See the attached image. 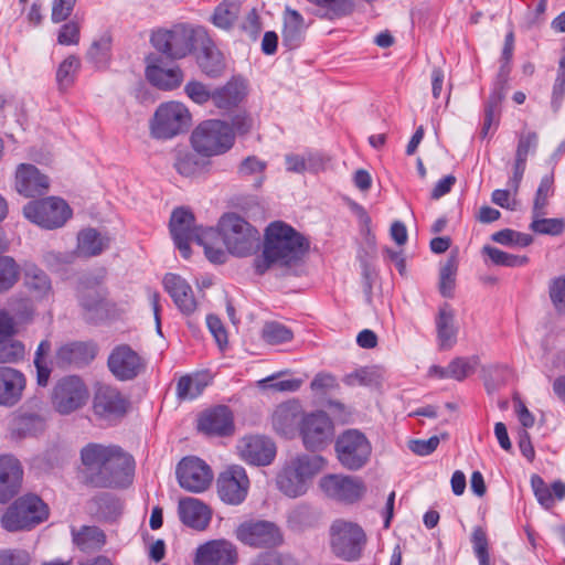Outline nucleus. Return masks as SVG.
<instances>
[{
  "label": "nucleus",
  "instance_id": "obj_33",
  "mask_svg": "<svg viewBox=\"0 0 565 565\" xmlns=\"http://www.w3.org/2000/svg\"><path fill=\"white\" fill-rule=\"evenodd\" d=\"M73 544L83 553H94L106 544L105 532L95 525H83L71 530Z\"/></svg>",
  "mask_w": 565,
  "mask_h": 565
},
{
  "label": "nucleus",
  "instance_id": "obj_12",
  "mask_svg": "<svg viewBox=\"0 0 565 565\" xmlns=\"http://www.w3.org/2000/svg\"><path fill=\"white\" fill-rule=\"evenodd\" d=\"M169 228L175 247L183 258L191 256V242H203L205 228L195 225V216L188 207H177L172 211Z\"/></svg>",
  "mask_w": 565,
  "mask_h": 565
},
{
  "label": "nucleus",
  "instance_id": "obj_22",
  "mask_svg": "<svg viewBox=\"0 0 565 565\" xmlns=\"http://www.w3.org/2000/svg\"><path fill=\"white\" fill-rule=\"evenodd\" d=\"M238 450L244 461L257 467L270 465L277 452L275 443L270 438L260 435L242 438Z\"/></svg>",
  "mask_w": 565,
  "mask_h": 565
},
{
  "label": "nucleus",
  "instance_id": "obj_31",
  "mask_svg": "<svg viewBox=\"0 0 565 565\" xmlns=\"http://www.w3.org/2000/svg\"><path fill=\"white\" fill-rule=\"evenodd\" d=\"M437 343L440 350L447 351L457 343L458 328L455 326V310L448 302L439 306L435 318Z\"/></svg>",
  "mask_w": 565,
  "mask_h": 565
},
{
  "label": "nucleus",
  "instance_id": "obj_37",
  "mask_svg": "<svg viewBox=\"0 0 565 565\" xmlns=\"http://www.w3.org/2000/svg\"><path fill=\"white\" fill-rule=\"evenodd\" d=\"M24 286L36 299H44L52 292L50 277L34 264L24 267Z\"/></svg>",
  "mask_w": 565,
  "mask_h": 565
},
{
  "label": "nucleus",
  "instance_id": "obj_50",
  "mask_svg": "<svg viewBox=\"0 0 565 565\" xmlns=\"http://www.w3.org/2000/svg\"><path fill=\"white\" fill-rule=\"evenodd\" d=\"M482 253L487 255L493 265L504 267H522L529 263L527 256H520L503 252L497 247L486 245Z\"/></svg>",
  "mask_w": 565,
  "mask_h": 565
},
{
  "label": "nucleus",
  "instance_id": "obj_45",
  "mask_svg": "<svg viewBox=\"0 0 565 565\" xmlns=\"http://www.w3.org/2000/svg\"><path fill=\"white\" fill-rule=\"evenodd\" d=\"M554 193V173L545 174L539 184L535 193L532 213L534 217H541L546 214L545 207L548 204V198Z\"/></svg>",
  "mask_w": 565,
  "mask_h": 565
},
{
  "label": "nucleus",
  "instance_id": "obj_5",
  "mask_svg": "<svg viewBox=\"0 0 565 565\" xmlns=\"http://www.w3.org/2000/svg\"><path fill=\"white\" fill-rule=\"evenodd\" d=\"M49 516L46 503L36 494L17 499L1 518V525L9 532L30 530Z\"/></svg>",
  "mask_w": 565,
  "mask_h": 565
},
{
  "label": "nucleus",
  "instance_id": "obj_49",
  "mask_svg": "<svg viewBox=\"0 0 565 565\" xmlns=\"http://www.w3.org/2000/svg\"><path fill=\"white\" fill-rule=\"evenodd\" d=\"M206 383H204L198 375H183L177 383V397L181 401H192L199 397Z\"/></svg>",
  "mask_w": 565,
  "mask_h": 565
},
{
  "label": "nucleus",
  "instance_id": "obj_14",
  "mask_svg": "<svg viewBox=\"0 0 565 565\" xmlns=\"http://www.w3.org/2000/svg\"><path fill=\"white\" fill-rule=\"evenodd\" d=\"M220 499L231 505L243 503L248 494L249 479L246 470L238 465L228 466L216 480Z\"/></svg>",
  "mask_w": 565,
  "mask_h": 565
},
{
  "label": "nucleus",
  "instance_id": "obj_17",
  "mask_svg": "<svg viewBox=\"0 0 565 565\" xmlns=\"http://www.w3.org/2000/svg\"><path fill=\"white\" fill-rule=\"evenodd\" d=\"M320 488L329 498L345 503L359 501L366 491L365 483L361 478L344 475L322 477Z\"/></svg>",
  "mask_w": 565,
  "mask_h": 565
},
{
  "label": "nucleus",
  "instance_id": "obj_60",
  "mask_svg": "<svg viewBox=\"0 0 565 565\" xmlns=\"http://www.w3.org/2000/svg\"><path fill=\"white\" fill-rule=\"evenodd\" d=\"M535 233L558 236L565 230V221L563 218H540L534 217L530 225Z\"/></svg>",
  "mask_w": 565,
  "mask_h": 565
},
{
  "label": "nucleus",
  "instance_id": "obj_8",
  "mask_svg": "<svg viewBox=\"0 0 565 565\" xmlns=\"http://www.w3.org/2000/svg\"><path fill=\"white\" fill-rule=\"evenodd\" d=\"M337 458L348 470L356 471L370 460L372 446L366 436L358 429H347L334 443Z\"/></svg>",
  "mask_w": 565,
  "mask_h": 565
},
{
  "label": "nucleus",
  "instance_id": "obj_52",
  "mask_svg": "<svg viewBox=\"0 0 565 565\" xmlns=\"http://www.w3.org/2000/svg\"><path fill=\"white\" fill-rule=\"evenodd\" d=\"M480 363L478 355H471L468 358H455L449 363L450 366V379L456 381H463L471 374H473Z\"/></svg>",
  "mask_w": 565,
  "mask_h": 565
},
{
  "label": "nucleus",
  "instance_id": "obj_47",
  "mask_svg": "<svg viewBox=\"0 0 565 565\" xmlns=\"http://www.w3.org/2000/svg\"><path fill=\"white\" fill-rule=\"evenodd\" d=\"M199 65L202 72L211 77L218 76L225 67L222 53L210 46L203 49L202 54L199 56Z\"/></svg>",
  "mask_w": 565,
  "mask_h": 565
},
{
  "label": "nucleus",
  "instance_id": "obj_54",
  "mask_svg": "<svg viewBox=\"0 0 565 565\" xmlns=\"http://www.w3.org/2000/svg\"><path fill=\"white\" fill-rule=\"evenodd\" d=\"M14 320L20 323H29L35 315L33 300L28 297H12L9 301Z\"/></svg>",
  "mask_w": 565,
  "mask_h": 565
},
{
  "label": "nucleus",
  "instance_id": "obj_23",
  "mask_svg": "<svg viewBox=\"0 0 565 565\" xmlns=\"http://www.w3.org/2000/svg\"><path fill=\"white\" fill-rule=\"evenodd\" d=\"M237 558V550L232 542L214 540L196 548L194 565H233Z\"/></svg>",
  "mask_w": 565,
  "mask_h": 565
},
{
  "label": "nucleus",
  "instance_id": "obj_19",
  "mask_svg": "<svg viewBox=\"0 0 565 565\" xmlns=\"http://www.w3.org/2000/svg\"><path fill=\"white\" fill-rule=\"evenodd\" d=\"M196 429L209 437H227L234 433V415L226 405H217L199 414Z\"/></svg>",
  "mask_w": 565,
  "mask_h": 565
},
{
  "label": "nucleus",
  "instance_id": "obj_4",
  "mask_svg": "<svg viewBox=\"0 0 565 565\" xmlns=\"http://www.w3.org/2000/svg\"><path fill=\"white\" fill-rule=\"evenodd\" d=\"M217 227L230 254L244 257L257 249L259 232L238 214H224Z\"/></svg>",
  "mask_w": 565,
  "mask_h": 565
},
{
  "label": "nucleus",
  "instance_id": "obj_41",
  "mask_svg": "<svg viewBox=\"0 0 565 565\" xmlns=\"http://www.w3.org/2000/svg\"><path fill=\"white\" fill-rule=\"evenodd\" d=\"M316 6L321 17L335 20L349 15L353 11L351 0H307Z\"/></svg>",
  "mask_w": 565,
  "mask_h": 565
},
{
  "label": "nucleus",
  "instance_id": "obj_2",
  "mask_svg": "<svg viewBox=\"0 0 565 565\" xmlns=\"http://www.w3.org/2000/svg\"><path fill=\"white\" fill-rule=\"evenodd\" d=\"M308 250L309 241L301 233L282 221L271 222L265 230L263 253L255 258V271L264 275L274 265L289 269Z\"/></svg>",
  "mask_w": 565,
  "mask_h": 565
},
{
  "label": "nucleus",
  "instance_id": "obj_1",
  "mask_svg": "<svg viewBox=\"0 0 565 565\" xmlns=\"http://www.w3.org/2000/svg\"><path fill=\"white\" fill-rule=\"evenodd\" d=\"M78 477L96 489H124L132 483L134 457L116 445L88 443L79 451Z\"/></svg>",
  "mask_w": 565,
  "mask_h": 565
},
{
  "label": "nucleus",
  "instance_id": "obj_11",
  "mask_svg": "<svg viewBox=\"0 0 565 565\" xmlns=\"http://www.w3.org/2000/svg\"><path fill=\"white\" fill-rule=\"evenodd\" d=\"M191 120L188 108L178 102L161 104L154 113L151 132L156 138L170 139L189 128Z\"/></svg>",
  "mask_w": 565,
  "mask_h": 565
},
{
  "label": "nucleus",
  "instance_id": "obj_42",
  "mask_svg": "<svg viewBox=\"0 0 565 565\" xmlns=\"http://www.w3.org/2000/svg\"><path fill=\"white\" fill-rule=\"evenodd\" d=\"M241 0H223L214 10L212 22L221 29H230L241 11Z\"/></svg>",
  "mask_w": 565,
  "mask_h": 565
},
{
  "label": "nucleus",
  "instance_id": "obj_56",
  "mask_svg": "<svg viewBox=\"0 0 565 565\" xmlns=\"http://www.w3.org/2000/svg\"><path fill=\"white\" fill-rule=\"evenodd\" d=\"M266 167L267 163L265 161L259 160L255 156H249L241 162L238 167V174L241 177L255 175L256 185L259 186L265 179Z\"/></svg>",
  "mask_w": 565,
  "mask_h": 565
},
{
  "label": "nucleus",
  "instance_id": "obj_64",
  "mask_svg": "<svg viewBox=\"0 0 565 565\" xmlns=\"http://www.w3.org/2000/svg\"><path fill=\"white\" fill-rule=\"evenodd\" d=\"M250 565H299L290 555L276 552H267L259 554Z\"/></svg>",
  "mask_w": 565,
  "mask_h": 565
},
{
  "label": "nucleus",
  "instance_id": "obj_13",
  "mask_svg": "<svg viewBox=\"0 0 565 565\" xmlns=\"http://www.w3.org/2000/svg\"><path fill=\"white\" fill-rule=\"evenodd\" d=\"M88 390L77 375L61 379L52 392V404L62 415H68L82 408L88 399Z\"/></svg>",
  "mask_w": 565,
  "mask_h": 565
},
{
  "label": "nucleus",
  "instance_id": "obj_16",
  "mask_svg": "<svg viewBox=\"0 0 565 565\" xmlns=\"http://www.w3.org/2000/svg\"><path fill=\"white\" fill-rule=\"evenodd\" d=\"M107 366L118 381H131L145 371L146 362L129 344H118L109 353Z\"/></svg>",
  "mask_w": 565,
  "mask_h": 565
},
{
  "label": "nucleus",
  "instance_id": "obj_3",
  "mask_svg": "<svg viewBox=\"0 0 565 565\" xmlns=\"http://www.w3.org/2000/svg\"><path fill=\"white\" fill-rule=\"evenodd\" d=\"M324 465V458L319 455L302 454L290 458L276 476L277 489L288 498L306 494L312 478Z\"/></svg>",
  "mask_w": 565,
  "mask_h": 565
},
{
  "label": "nucleus",
  "instance_id": "obj_7",
  "mask_svg": "<svg viewBox=\"0 0 565 565\" xmlns=\"http://www.w3.org/2000/svg\"><path fill=\"white\" fill-rule=\"evenodd\" d=\"M365 544V532L358 523L335 520L331 524L330 546L338 558L345 562L360 559Z\"/></svg>",
  "mask_w": 565,
  "mask_h": 565
},
{
  "label": "nucleus",
  "instance_id": "obj_10",
  "mask_svg": "<svg viewBox=\"0 0 565 565\" xmlns=\"http://www.w3.org/2000/svg\"><path fill=\"white\" fill-rule=\"evenodd\" d=\"M300 437L309 451H321L333 440L334 424L323 411L305 414L300 420Z\"/></svg>",
  "mask_w": 565,
  "mask_h": 565
},
{
  "label": "nucleus",
  "instance_id": "obj_53",
  "mask_svg": "<svg viewBox=\"0 0 565 565\" xmlns=\"http://www.w3.org/2000/svg\"><path fill=\"white\" fill-rule=\"evenodd\" d=\"M220 236V232L212 227L205 228L202 237L203 242H196L198 245L203 246L206 258L216 265L224 264L227 259L226 253L221 247H214L212 241Z\"/></svg>",
  "mask_w": 565,
  "mask_h": 565
},
{
  "label": "nucleus",
  "instance_id": "obj_63",
  "mask_svg": "<svg viewBox=\"0 0 565 565\" xmlns=\"http://www.w3.org/2000/svg\"><path fill=\"white\" fill-rule=\"evenodd\" d=\"M31 555L23 548H1L0 565H31Z\"/></svg>",
  "mask_w": 565,
  "mask_h": 565
},
{
  "label": "nucleus",
  "instance_id": "obj_24",
  "mask_svg": "<svg viewBox=\"0 0 565 565\" xmlns=\"http://www.w3.org/2000/svg\"><path fill=\"white\" fill-rule=\"evenodd\" d=\"M50 179L34 164L20 163L15 170V190L25 198H36L46 194Z\"/></svg>",
  "mask_w": 565,
  "mask_h": 565
},
{
  "label": "nucleus",
  "instance_id": "obj_32",
  "mask_svg": "<svg viewBox=\"0 0 565 565\" xmlns=\"http://www.w3.org/2000/svg\"><path fill=\"white\" fill-rule=\"evenodd\" d=\"M46 416L42 412H21L12 424V434L20 438L36 437L46 429Z\"/></svg>",
  "mask_w": 565,
  "mask_h": 565
},
{
  "label": "nucleus",
  "instance_id": "obj_27",
  "mask_svg": "<svg viewBox=\"0 0 565 565\" xmlns=\"http://www.w3.org/2000/svg\"><path fill=\"white\" fill-rule=\"evenodd\" d=\"M163 287L183 315L189 316L195 311L196 300L192 287L184 278L177 274L168 273L163 278Z\"/></svg>",
  "mask_w": 565,
  "mask_h": 565
},
{
  "label": "nucleus",
  "instance_id": "obj_55",
  "mask_svg": "<svg viewBox=\"0 0 565 565\" xmlns=\"http://www.w3.org/2000/svg\"><path fill=\"white\" fill-rule=\"evenodd\" d=\"M292 337V331L289 328L276 321L266 323L263 329V339L269 344L286 343Z\"/></svg>",
  "mask_w": 565,
  "mask_h": 565
},
{
  "label": "nucleus",
  "instance_id": "obj_40",
  "mask_svg": "<svg viewBox=\"0 0 565 565\" xmlns=\"http://www.w3.org/2000/svg\"><path fill=\"white\" fill-rule=\"evenodd\" d=\"M111 56V36L107 33L94 40L86 53V60L96 68L108 65Z\"/></svg>",
  "mask_w": 565,
  "mask_h": 565
},
{
  "label": "nucleus",
  "instance_id": "obj_51",
  "mask_svg": "<svg viewBox=\"0 0 565 565\" xmlns=\"http://www.w3.org/2000/svg\"><path fill=\"white\" fill-rule=\"evenodd\" d=\"M20 268L10 256H0V294L11 289L19 280Z\"/></svg>",
  "mask_w": 565,
  "mask_h": 565
},
{
  "label": "nucleus",
  "instance_id": "obj_20",
  "mask_svg": "<svg viewBox=\"0 0 565 565\" xmlns=\"http://www.w3.org/2000/svg\"><path fill=\"white\" fill-rule=\"evenodd\" d=\"M129 407V399L121 392L110 385H100L94 395V413L104 419L111 420L125 416Z\"/></svg>",
  "mask_w": 565,
  "mask_h": 565
},
{
  "label": "nucleus",
  "instance_id": "obj_62",
  "mask_svg": "<svg viewBox=\"0 0 565 565\" xmlns=\"http://www.w3.org/2000/svg\"><path fill=\"white\" fill-rule=\"evenodd\" d=\"M531 487L535 498L543 508L551 509L554 505L555 500L553 498L551 488L546 484L542 477L539 475H533L531 477Z\"/></svg>",
  "mask_w": 565,
  "mask_h": 565
},
{
  "label": "nucleus",
  "instance_id": "obj_15",
  "mask_svg": "<svg viewBox=\"0 0 565 565\" xmlns=\"http://www.w3.org/2000/svg\"><path fill=\"white\" fill-rule=\"evenodd\" d=\"M175 475L180 487L193 493L205 491L213 479L210 466L194 456L184 457L178 463Z\"/></svg>",
  "mask_w": 565,
  "mask_h": 565
},
{
  "label": "nucleus",
  "instance_id": "obj_46",
  "mask_svg": "<svg viewBox=\"0 0 565 565\" xmlns=\"http://www.w3.org/2000/svg\"><path fill=\"white\" fill-rule=\"evenodd\" d=\"M81 67V60L75 55L67 56L56 71V83L58 89L65 92L75 82V77Z\"/></svg>",
  "mask_w": 565,
  "mask_h": 565
},
{
  "label": "nucleus",
  "instance_id": "obj_44",
  "mask_svg": "<svg viewBox=\"0 0 565 565\" xmlns=\"http://www.w3.org/2000/svg\"><path fill=\"white\" fill-rule=\"evenodd\" d=\"M501 103L502 102L500 100V96L498 95L489 96L484 103L483 124L479 132V137L481 139H486L489 136V131L492 126L494 128L493 130H497L500 121Z\"/></svg>",
  "mask_w": 565,
  "mask_h": 565
},
{
  "label": "nucleus",
  "instance_id": "obj_35",
  "mask_svg": "<svg viewBox=\"0 0 565 565\" xmlns=\"http://www.w3.org/2000/svg\"><path fill=\"white\" fill-rule=\"evenodd\" d=\"M244 96V85L238 81H230L213 90V104L220 110L228 111L237 107Z\"/></svg>",
  "mask_w": 565,
  "mask_h": 565
},
{
  "label": "nucleus",
  "instance_id": "obj_9",
  "mask_svg": "<svg viewBox=\"0 0 565 565\" xmlns=\"http://www.w3.org/2000/svg\"><path fill=\"white\" fill-rule=\"evenodd\" d=\"M23 214L32 223L46 230H53L66 223L72 216V210L63 199L49 196L25 204Z\"/></svg>",
  "mask_w": 565,
  "mask_h": 565
},
{
  "label": "nucleus",
  "instance_id": "obj_29",
  "mask_svg": "<svg viewBox=\"0 0 565 565\" xmlns=\"http://www.w3.org/2000/svg\"><path fill=\"white\" fill-rule=\"evenodd\" d=\"M302 407L297 401H289L279 404L273 413L271 424L274 429L281 436L291 437L296 428H300Z\"/></svg>",
  "mask_w": 565,
  "mask_h": 565
},
{
  "label": "nucleus",
  "instance_id": "obj_21",
  "mask_svg": "<svg viewBox=\"0 0 565 565\" xmlns=\"http://www.w3.org/2000/svg\"><path fill=\"white\" fill-rule=\"evenodd\" d=\"M97 354V347L90 341H71L60 345L54 355L58 369H81L88 365Z\"/></svg>",
  "mask_w": 565,
  "mask_h": 565
},
{
  "label": "nucleus",
  "instance_id": "obj_61",
  "mask_svg": "<svg viewBox=\"0 0 565 565\" xmlns=\"http://www.w3.org/2000/svg\"><path fill=\"white\" fill-rule=\"evenodd\" d=\"M537 143L539 136L535 131L522 134L518 140L515 161L526 163L530 152H535Z\"/></svg>",
  "mask_w": 565,
  "mask_h": 565
},
{
  "label": "nucleus",
  "instance_id": "obj_25",
  "mask_svg": "<svg viewBox=\"0 0 565 565\" xmlns=\"http://www.w3.org/2000/svg\"><path fill=\"white\" fill-rule=\"evenodd\" d=\"M146 78L150 84L162 90L178 88L183 82V72L178 65L168 66L163 57H148Z\"/></svg>",
  "mask_w": 565,
  "mask_h": 565
},
{
  "label": "nucleus",
  "instance_id": "obj_36",
  "mask_svg": "<svg viewBox=\"0 0 565 565\" xmlns=\"http://www.w3.org/2000/svg\"><path fill=\"white\" fill-rule=\"evenodd\" d=\"M203 33L202 29L192 30L179 28L170 30V58H182L195 49L196 35Z\"/></svg>",
  "mask_w": 565,
  "mask_h": 565
},
{
  "label": "nucleus",
  "instance_id": "obj_59",
  "mask_svg": "<svg viewBox=\"0 0 565 565\" xmlns=\"http://www.w3.org/2000/svg\"><path fill=\"white\" fill-rule=\"evenodd\" d=\"M105 292L97 287H84L78 292L81 307L86 311H98L103 307Z\"/></svg>",
  "mask_w": 565,
  "mask_h": 565
},
{
  "label": "nucleus",
  "instance_id": "obj_6",
  "mask_svg": "<svg viewBox=\"0 0 565 565\" xmlns=\"http://www.w3.org/2000/svg\"><path fill=\"white\" fill-rule=\"evenodd\" d=\"M234 140L235 134L230 125L218 119L201 122L191 136L194 150L205 157L226 152L233 147Z\"/></svg>",
  "mask_w": 565,
  "mask_h": 565
},
{
  "label": "nucleus",
  "instance_id": "obj_38",
  "mask_svg": "<svg viewBox=\"0 0 565 565\" xmlns=\"http://www.w3.org/2000/svg\"><path fill=\"white\" fill-rule=\"evenodd\" d=\"M457 271L458 257L456 254H451L445 262L440 263L438 291L444 298H454Z\"/></svg>",
  "mask_w": 565,
  "mask_h": 565
},
{
  "label": "nucleus",
  "instance_id": "obj_26",
  "mask_svg": "<svg viewBox=\"0 0 565 565\" xmlns=\"http://www.w3.org/2000/svg\"><path fill=\"white\" fill-rule=\"evenodd\" d=\"M23 477V469L13 456H0V503H7L18 492Z\"/></svg>",
  "mask_w": 565,
  "mask_h": 565
},
{
  "label": "nucleus",
  "instance_id": "obj_39",
  "mask_svg": "<svg viewBox=\"0 0 565 565\" xmlns=\"http://www.w3.org/2000/svg\"><path fill=\"white\" fill-rule=\"evenodd\" d=\"M77 242L78 253L86 257L99 255L109 244V239L103 237L95 228L81 231Z\"/></svg>",
  "mask_w": 565,
  "mask_h": 565
},
{
  "label": "nucleus",
  "instance_id": "obj_43",
  "mask_svg": "<svg viewBox=\"0 0 565 565\" xmlns=\"http://www.w3.org/2000/svg\"><path fill=\"white\" fill-rule=\"evenodd\" d=\"M207 162L194 152L179 153L174 162L175 170L186 178L200 175L205 172Z\"/></svg>",
  "mask_w": 565,
  "mask_h": 565
},
{
  "label": "nucleus",
  "instance_id": "obj_57",
  "mask_svg": "<svg viewBox=\"0 0 565 565\" xmlns=\"http://www.w3.org/2000/svg\"><path fill=\"white\" fill-rule=\"evenodd\" d=\"M24 356V344L13 338L0 340V364L14 363Z\"/></svg>",
  "mask_w": 565,
  "mask_h": 565
},
{
  "label": "nucleus",
  "instance_id": "obj_28",
  "mask_svg": "<svg viewBox=\"0 0 565 565\" xmlns=\"http://www.w3.org/2000/svg\"><path fill=\"white\" fill-rule=\"evenodd\" d=\"M25 384L22 372L10 366H0V405L14 406L22 398Z\"/></svg>",
  "mask_w": 565,
  "mask_h": 565
},
{
  "label": "nucleus",
  "instance_id": "obj_34",
  "mask_svg": "<svg viewBox=\"0 0 565 565\" xmlns=\"http://www.w3.org/2000/svg\"><path fill=\"white\" fill-rule=\"evenodd\" d=\"M305 21L302 15L294 9L287 8L284 14L281 31L282 45L288 50L299 47L303 41Z\"/></svg>",
  "mask_w": 565,
  "mask_h": 565
},
{
  "label": "nucleus",
  "instance_id": "obj_58",
  "mask_svg": "<svg viewBox=\"0 0 565 565\" xmlns=\"http://www.w3.org/2000/svg\"><path fill=\"white\" fill-rule=\"evenodd\" d=\"M471 543L479 565H490L489 542L486 531L476 526L471 534Z\"/></svg>",
  "mask_w": 565,
  "mask_h": 565
},
{
  "label": "nucleus",
  "instance_id": "obj_18",
  "mask_svg": "<svg viewBox=\"0 0 565 565\" xmlns=\"http://www.w3.org/2000/svg\"><path fill=\"white\" fill-rule=\"evenodd\" d=\"M235 533L238 541L252 547H274L282 541L279 529L268 521L244 522Z\"/></svg>",
  "mask_w": 565,
  "mask_h": 565
},
{
  "label": "nucleus",
  "instance_id": "obj_48",
  "mask_svg": "<svg viewBox=\"0 0 565 565\" xmlns=\"http://www.w3.org/2000/svg\"><path fill=\"white\" fill-rule=\"evenodd\" d=\"M316 521V510L307 503H300L288 512V524L295 530L312 526Z\"/></svg>",
  "mask_w": 565,
  "mask_h": 565
},
{
  "label": "nucleus",
  "instance_id": "obj_30",
  "mask_svg": "<svg viewBox=\"0 0 565 565\" xmlns=\"http://www.w3.org/2000/svg\"><path fill=\"white\" fill-rule=\"evenodd\" d=\"M178 513L184 525L198 531L205 530L212 518L209 507L195 498L181 499L178 504Z\"/></svg>",
  "mask_w": 565,
  "mask_h": 565
}]
</instances>
